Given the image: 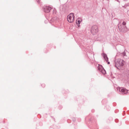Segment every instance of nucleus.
<instances>
[{
    "mask_svg": "<svg viewBox=\"0 0 129 129\" xmlns=\"http://www.w3.org/2000/svg\"><path fill=\"white\" fill-rule=\"evenodd\" d=\"M115 66L117 68L122 67L124 65V61L120 58L115 59Z\"/></svg>",
    "mask_w": 129,
    "mask_h": 129,
    "instance_id": "1",
    "label": "nucleus"
},
{
    "mask_svg": "<svg viewBox=\"0 0 129 129\" xmlns=\"http://www.w3.org/2000/svg\"><path fill=\"white\" fill-rule=\"evenodd\" d=\"M75 16L73 13H71L67 16V19L68 21L70 23H72L74 20Z\"/></svg>",
    "mask_w": 129,
    "mask_h": 129,
    "instance_id": "2",
    "label": "nucleus"
},
{
    "mask_svg": "<svg viewBox=\"0 0 129 129\" xmlns=\"http://www.w3.org/2000/svg\"><path fill=\"white\" fill-rule=\"evenodd\" d=\"M98 69L103 74H106V72L105 70L104 69L103 67L101 65H99Z\"/></svg>",
    "mask_w": 129,
    "mask_h": 129,
    "instance_id": "3",
    "label": "nucleus"
},
{
    "mask_svg": "<svg viewBox=\"0 0 129 129\" xmlns=\"http://www.w3.org/2000/svg\"><path fill=\"white\" fill-rule=\"evenodd\" d=\"M117 90H119L120 92H121L124 93H127L128 91L125 88H118Z\"/></svg>",
    "mask_w": 129,
    "mask_h": 129,
    "instance_id": "4",
    "label": "nucleus"
},
{
    "mask_svg": "<svg viewBox=\"0 0 129 129\" xmlns=\"http://www.w3.org/2000/svg\"><path fill=\"white\" fill-rule=\"evenodd\" d=\"M91 33L94 34L98 31V29L96 26H94L92 27L91 30Z\"/></svg>",
    "mask_w": 129,
    "mask_h": 129,
    "instance_id": "5",
    "label": "nucleus"
},
{
    "mask_svg": "<svg viewBox=\"0 0 129 129\" xmlns=\"http://www.w3.org/2000/svg\"><path fill=\"white\" fill-rule=\"evenodd\" d=\"M52 9V8L49 6H46L44 7V11L46 13L49 12Z\"/></svg>",
    "mask_w": 129,
    "mask_h": 129,
    "instance_id": "6",
    "label": "nucleus"
},
{
    "mask_svg": "<svg viewBox=\"0 0 129 129\" xmlns=\"http://www.w3.org/2000/svg\"><path fill=\"white\" fill-rule=\"evenodd\" d=\"M57 17L55 16L52 17L51 20V22H53L54 21H56L57 20Z\"/></svg>",
    "mask_w": 129,
    "mask_h": 129,
    "instance_id": "7",
    "label": "nucleus"
},
{
    "mask_svg": "<svg viewBox=\"0 0 129 129\" xmlns=\"http://www.w3.org/2000/svg\"><path fill=\"white\" fill-rule=\"evenodd\" d=\"M81 21H82V20L80 18H78L77 19L76 21V23L77 24H79L78 25H77L78 26H79V24Z\"/></svg>",
    "mask_w": 129,
    "mask_h": 129,
    "instance_id": "8",
    "label": "nucleus"
},
{
    "mask_svg": "<svg viewBox=\"0 0 129 129\" xmlns=\"http://www.w3.org/2000/svg\"><path fill=\"white\" fill-rule=\"evenodd\" d=\"M103 57L105 59L106 61L107 62L108 61V57H107V55L105 54H103Z\"/></svg>",
    "mask_w": 129,
    "mask_h": 129,
    "instance_id": "9",
    "label": "nucleus"
},
{
    "mask_svg": "<svg viewBox=\"0 0 129 129\" xmlns=\"http://www.w3.org/2000/svg\"><path fill=\"white\" fill-rule=\"evenodd\" d=\"M57 13L56 10L55 9H54L53 11V14H56Z\"/></svg>",
    "mask_w": 129,
    "mask_h": 129,
    "instance_id": "10",
    "label": "nucleus"
},
{
    "mask_svg": "<svg viewBox=\"0 0 129 129\" xmlns=\"http://www.w3.org/2000/svg\"><path fill=\"white\" fill-rule=\"evenodd\" d=\"M122 24L123 25H125L126 24V23L125 22H123L122 23Z\"/></svg>",
    "mask_w": 129,
    "mask_h": 129,
    "instance_id": "11",
    "label": "nucleus"
},
{
    "mask_svg": "<svg viewBox=\"0 0 129 129\" xmlns=\"http://www.w3.org/2000/svg\"><path fill=\"white\" fill-rule=\"evenodd\" d=\"M108 64H109L110 63V62H108Z\"/></svg>",
    "mask_w": 129,
    "mask_h": 129,
    "instance_id": "12",
    "label": "nucleus"
}]
</instances>
